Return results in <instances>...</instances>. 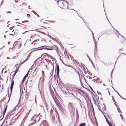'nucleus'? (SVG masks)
<instances>
[{"instance_id":"f257e3e1","label":"nucleus","mask_w":126,"mask_h":126,"mask_svg":"<svg viewBox=\"0 0 126 126\" xmlns=\"http://www.w3.org/2000/svg\"><path fill=\"white\" fill-rule=\"evenodd\" d=\"M93 99L92 101H90V103L93 107V104L95 105H97L99 103L98 101L99 100L98 96L97 95H94L92 96Z\"/></svg>"},{"instance_id":"f03ea898","label":"nucleus","mask_w":126,"mask_h":126,"mask_svg":"<svg viewBox=\"0 0 126 126\" xmlns=\"http://www.w3.org/2000/svg\"><path fill=\"white\" fill-rule=\"evenodd\" d=\"M32 46L33 48L36 49L40 48V46L39 43V40H37L34 41L31 43Z\"/></svg>"},{"instance_id":"7ed1b4c3","label":"nucleus","mask_w":126,"mask_h":126,"mask_svg":"<svg viewBox=\"0 0 126 126\" xmlns=\"http://www.w3.org/2000/svg\"><path fill=\"white\" fill-rule=\"evenodd\" d=\"M40 26L44 27L46 29L50 28L51 25L45 22H42L40 24Z\"/></svg>"},{"instance_id":"20e7f679","label":"nucleus","mask_w":126,"mask_h":126,"mask_svg":"<svg viewBox=\"0 0 126 126\" xmlns=\"http://www.w3.org/2000/svg\"><path fill=\"white\" fill-rule=\"evenodd\" d=\"M58 4L61 8H63L66 4V2L64 0L61 1L59 2Z\"/></svg>"},{"instance_id":"39448f33","label":"nucleus","mask_w":126,"mask_h":126,"mask_svg":"<svg viewBox=\"0 0 126 126\" xmlns=\"http://www.w3.org/2000/svg\"><path fill=\"white\" fill-rule=\"evenodd\" d=\"M97 105L100 110L101 111L102 110H105V105L104 104H101L98 103Z\"/></svg>"},{"instance_id":"423d86ee","label":"nucleus","mask_w":126,"mask_h":126,"mask_svg":"<svg viewBox=\"0 0 126 126\" xmlns=\"http://www.w3.org/2000/svg\"><path fill=\"white\" fill-rule=\"evenodd\" d=\"M39 43L40 44V47H48L46 45V41L45 40H42L41 41H39Z\"/></svg>"},{"instance_id":"0eeeda50","label":"nucleus","mask_w":126,"mask_h":126,"mask_svg":"<svg viewBox=\"0 0 126 126\" xmlns=\"http://www.w3.org/2000/svg\"><path fill=\"white\" fill-rule=\"evenodd\" d=\"M35 115H34L30 121L31 123L29 124L28 126H29L30 125H32L36 122V120L35 119Z\"/></svg>"},{"instance_id":"6e6552de","label":"nucleus","mask_w":126,"mask_h":126,"mask_svg":"<svg viewBox=\"0 0 126 126\" xmlns=\"http://www.w3.org/2000/svg\"><path fill=\"white\" fill-rule=\"evenodd\" d=\"M114 32H115L113 30L109 29L106 31V33L109 35H110L113 34Z\"/></svg>"},{"instance_id":"1a4fd4ad","label":"nucleus","mask_w":126,"mask_h":126,"mask_svg":"<svg viewBox=\"0 0 126 126\" xmlns=\"http://www.w3.org/2000/svg\"><path fill=\"white\" fill-rule=\"evenodd\" d=\"M35 119L36 120V121H37V122L39 124V123L41 122L42 121V120L40 118V117H39L35 115Z\"/></svg>"},{"instance_id":"9d476101","label":"nucleus","mask_w":126,"mask_h":126,"mask_svg":"<svg viewBox=\"0 0 126 126\" xmlns=\"http://www.w3.org/2000/svg\"><path fill=\"white\" fill-rule=\"evenodd\" d=\"M14 80H13V79H12V81L11 83V84L10 86V91L11 93H12V89L14 85Z\"/></svg>"},{"instance_id":"9b49d317","label":"nucleus","mask_w":126,"mask_h":126,"mask_svg":"<svg viewBox=\"0 0 126 126\" xmlns=\"http://www.w3.org/2000/svg\"><path fill=\"white\" fill-rule=\"evenodd\" d=\"M28 59V56H26V55H25L24 57L23 58V60H24V61L22 62H21V64L23 63H24L25 62H26V61H27Z\"/></svg>"},{"instance_id":"f8f14e48","label":"nucleus","mask_w":126,"mask_h":126,"mask_svg":"<svg viewBox=\"0 0 126 126\" xmlns=\"http://www.w3.org/2000/svg\"><path fill=\"white\" fill-rule=\"evenodd\" d=\"M2 101H4V102L6 103V104L9 101V100L8 99V98L6 97L2 99Z\"/></svg>"},{"instance_id":"ddd939ff","label":"nucleus","mask_w":126,"mask_h":126,"mask_svg":"<svg viewBox=\"0 0 126 126\" xmlns=\"http://www.w3.org/2000/svg\"><path fill=\"white\" fill-rule=\"evenodd\" d=\"M16 46L18 48H19L21 46V43L19 42H18L16 43Z\"/></svg>"},{"instance_id":"4468645a","label":"nucleus","mask_w":126,"mask_h":126,"mask_svg":"<svg viewBox=\"0 0 126 126\" xmlns=\"http://www.w3.org/2000/svg\"><path fill=\"white\" fill-rule=\"evenodd\" d=\"M52 48H53V49H55L57 51L58 50V47L56 45H53L52 46Z\"/></svg>"},{"instance_id":"2eb2a0df","label":"nucleus","mask_w":126,"mask_h":126,"mask_svg":"<svg viewBox=\"0 0 126 126\" xmlns=\"http://www.w3.org/2000/svg\"><path fill=\"white\" fill-rule=\"evenodd\" d=\"M56 69L57 71V75H58L59 74V65L57 64H56Z\"/></svg>"},{"instance_id":"dca6fc26","label":"nucleus","mask_w":126,"mask_h":126,"mask_svg":"<svg viewBox=\"0 0 126 126\" xmlns=\"http://www.w3.org/2000/svg\"><path fill=\"white\" fill-rule=\"evenodd\" d=\"M72 68H73V67ZM74 69V71H72L70 72V74L72 75H75V73H76V69H74Z\"/></svg>"},{"instance_id":"f3484780","label":"nucleus","mask_w":126,"mask_h":126,"mask_svg":"<svg viewBox=\"0 0 126 126\" xmlns=\"http://www.w3.org/2000/svg\"><path fill=\"white\" fill-rule=\"evenodd\" d=\"M8 105L7 104H6L5 106V108L4 110L3 111V115H4L5 113L6 112V111L7 110V108Z\"/></svg>"},{"instance_id":"a211bd4d","label":"nucleus","mask_w":126,"mask_h":126,"mask_svg":"<svg viewBox=\"0 0 126 126\" xmlns=\"http://www.w3.org/2000/svg\"><path fill=\"white\" fill-rule=\"evenodd\" d=\"M95 80L96 83H101L102 82V81H101L99 79H96Z\"/></svg>"},{"instance_id":"6ab92c4d","label":"nucleus","mask_w":126,"mask_h":126,"mask_svg":"<svg viewBox=\"0 0 126 126\" xmlns=\"http://www.w3.org/2000/svg\"><path fill=\"white\" fill-rule=\"evenodd\" d=\"M47 55L48 54L47 53L43 54L42 55L41 57L42 58H45V57H46Z\"/></svg>"},{"instance_id":"aec40b11","label":"nucleus","mask_w":126,"mask_h":126,"mask_svg":"<svg viewBox=\"0 0 126 126\" xmlns=\"http://www.w3.org/2000/svg\"><path fill=\"white\" fill-rule=\"evenodd\" d=\"M45 49L49 50H53V48H52V46L50 47H46Z\"/></svg>"},{"instance_id":"412c9836","label":"nucleus","mask_w":126,"mask_h":126,"mask_svg":"<svg viewBox=\"0 0 126 126\" xmlns=\"http://www.w3.org/2000/svg\"><path fill=\"white\" fill-rule=\"evenodd\" d=\"M106 120L107 121V122L108 123V124H109V125L110 126H112V123H111V122H109L108 121V120L106 119Z\"/></svg>"},{"instance_id":"4be33fe9","label":"nucleus","mask_w":126,"mask_h":126,"mask_svg":"<svg viewBox=\"0 0 126 126\" xmlns=\"http://www.w3.org/2000/svg\"><path fill=\"white\" fill-rule=\"evenodd\" d=\"M39 36L38 35H34L32 36H31V37L32 38L35 39L36 38L35 37H36L37 36Z\"/></svg>"},{"instance_id":"5701e85b","label":"nucleus","mask_w":126,"mask_h":126,"mask_svg":"<svg viewBox=\"0 0 126 126\" xmlns=\"http://www.w3.org/2000/svg\"><path fill=\"white\" fill-rule=\"evenodd\" d=\"M16 23H17L19 24L17 25L18 26H19L20 27H23V26H24V24H21L20 23H18V22H16Z\"/></svg>"},{"instance_id":"b1692460","label":"nucleus","mask_w":126,"mask_h":126,"mask_svg":"<svg viewBox=\"0 0 126 126\" xmlns=\"http://www.w3.org/2000/svg\"><path fill=\"white\" fill-rule=\"evenodd\" d=\"M86 125V124L85 123H80L79 124V126H84Z\"/></svg>"},{"instance_id":"393cba45","label":"nucleus","mask_w":126,"mask_h":126,"mask_svg":"<svg viewBox=\"0 0 126 126\" xmlns=\"http://www.w3.org/2000/svg\"><path fill=\"white\" fill-rule=\"evenodd\" d=\"M21 113H20V112H19L15 116V117L16 116L18 115L17 117H19Z\"/></svg>"},{"instance_id":"a878e982","label":"nucleus","mask_w":126,"mask_h":126,"mask_svg":"<svg viewBox=\"0 0 126 126\" xmlns=\"http://www.w3.org/2000/svg\"><path fill=\"white\" fill-rule=\"evenodd\" d=\"M27 77L26 76H25L24 77V78H23V79L22 80V83H23L24 81H25V79H26V78Z\"/></svg>"},{"instance_id":"bb28decb","label":"nucleus","mask_w":126,"mask_h":126,"mask_svg":"<svg viewBox=\"0 0 126 126\" xmlns=\"http://www.w3.org/2000/svg\"><path fill=\"white\" fill-rule=\"evenodd\" d=\"M26 96H25V98L26 99H27L28 98H29V95L28 94H26L25 95Z\"/></svg>"},{"instance_id":"cd10ccee","label":"nucleus","mask_w":126,"mask_h":126,"mask_svg":"<svg viewBox=\"0 0 126 126\" xmlns=\"http://www.w3.org/2000/svg\"><path fill=\"white\" fill-rule=\"evenodd\" d=\"M29 27V26H25L24 27H23V28L24 29H27V28Z\"/></svg>"},{"instance_id":"c85d7f7f","label":"nucleus","mask_w":126,"mask_h":126,"mask_svg":"<svg viewBox=\"0 0 126 126\" xmlns=\"http://www.w3.org/2000/svg\"><path fill=\"white\" fill-rule=\"evenodd\" d=\"M16 72H15V73H14V74L13 75L12 79H14V77L15 75H16Z\"/></svg>"},{"instance_id":"c756f323","label":"nucleus","mask_w":126,"mask_h":126,"mask_svg":"<svg viewBox=\"0 0 126 126\" xmlns=\"http://www.w3.org/2000/svg\"><path fill=\"white\" fill-rule=\"evenodd\" d=\"M42 76L44 77L45 76L44 72L43 71H42Z\"/></svg>"},{"instance_id":"7c9ffc66","label":"nucleus","mask_w":126,"mask_h":126,"mask_svg":"<svg viewBox=\"0 0 126 126\" xmlns=\"http://www.w3.org/2000/svg\"><path fill=\"white\" fill-rule=\"evenodd\" d=\"M27 16L28 18H30L31 17L30 15L29 14H27Z\"/></svg>"},{"instance_id":"2f4dec72","label":"nucleus","mask_w":126,"mask_h":126,"mask_svg":"<svg viewBox=\"0 0 126 126\" xmlns=\"http://www.w3.org/2000/svg\"><path fill=\"white\" fill-rule=\"evenodd\" d=\"M32 12H33V13L35 15H36L37 14V13L35 12L34 11H32Z\"/></svg>"},{"instance_id":"473e14b6","label":"nucleus","mask_w":126,"mask_h":126,"mask_svg":"<svg viewBox=\"0 0 126 126\" xmlns=\"http://www.w3.org/2000/svg\"><path fill=\"white\" fill-rule=\"evenodd\" d=\"M120 116L121 118V119L123 120V115L122 114H120Z\"/></svg>"},{"instance_id":"72a5a7b5","label":"nucleus","mask_w":126,"mask_h":126,"mask_svg":"<svg viewBox=\"0 0 126 126\" xmlns=\"http://www.w3.org/2000/svg\"><path fill=\"white\" fill-rule=\"evenodd\" d=\"M53 113V111L51 109L50 111V113L52 114Z\"/></svg>"},{"instance_id":"f704fd0d","label":"nucleus","mask_w":126,"mask_h":126,"mask_svg":"<svg viewBox=\"0 0 126 126\" xmlns=\"http://www.w3.org/2000/svg\"><path fill=\"white\" fill-rule=\"evenodd\" d=\"M29 22V21H28L25 20V21H22V23H25V22Z\"/></svg>"},{"instance_id":"c9c22d12","label":"nucleus","mask_w":126,"mask_h":126,"mask_svg":"<svg viewBox=\"0 0 126 126\" xmlns=\"http://www.w3.org/2000/svg\"><path fill=\"white\" fill-rule=\"evenodd\" d=\"M58 8H59L60 9V8L59 7H58V8H56V9H55V10L56 11H58Z\"/></svg>"},{"instance_id":"e433bc0d","label":"nucleus","mask_w":126,"mask_h":126,"mask_svg":"<svg viewBox=\"0 0 126 126\" xmlns=\"http://www.w3.org/2000/svg\"><path fill=\"white\" fill-rule=\"evenodd\" d=\"M18 68H17V69H16V70H15V72H16L17 73V72L18 70Z\"/></svg>"},{"instance_id":"4c0bfd02","label":"nucleus","mask_w":126,"mask_h":126,"mask_svg":"<svg viewBox=\"0 0 126 126\" xmlns=\"http://www.w3.org/2000/svg\"><path fill=\"white\" fill-rule=\"evenodd\" d=\"M29 31H25L24 32L22 33V34H24V33H26V32H28Z\"/></svg>"},{"instance_id":"58836bf2","label":"nucleus","mask_w":126,"mask_h":126,"mask_svg":"<svg viewBox=\"0 0 126 126\" xmlns=\"http://www.w3.org/2000/svg\"><path fill=\"white\" fill-rule=\"evenodd\" d=\"M78 90L80 91H81V92H83V91L82 90L80 89H78Z\"/></svg>"},{"instance_id":"ea45409f","label":"nucleus","mask_w":126,"mask_h":126,"mask_svg":"<svg viewBox=\"0 0 126 126\" xmlns=\"http://www.w3.org/2000/svg\"><path fill=\"white\" fill-rule=\"evenodd\" d=\"M96 80V79H94L92 80V81H93V82H96V81H95L96 80Z\"/></svg>"},{"instance_id":"a19ab883","label":"nucleus","mask_w":126,"mask_h":126,"mask_svg":"<svg viewBox=\"0 0 126 126\" xmlns=\"http://www.w3.org/2000/svg\"><path fill=\"white\" fill-rule=\"evenodd\" d=\"M6 13H11V12L10 11H8L6 12Z\"/></svg>"},{"instance_id":"79ce46f5","label":"nucleus","mask_w":126,"mask_h":126,"mask_svg":"<svg viewBox=\"0 0 126 126\" xmlns=\"http://www.w3.org/2000/svg\"><path fill=\"white\" fill-rule=\"evenodd\" d=\"M89 79H92V78L91 77L89 76Z\"/></svg>"},{"instance_id":"37998d69","label":"nucleus","mask_w":126,"mask_h":126,"mask_svg":"<svg viewBox=\"0 0 126 126\" xmlns=\"http://www.w3.org/2000/svg\"><path fill=\"white\" fill-rule=\"evenodd\" d=\"M24 24V25L23 26V27L24 26H27V25L26 24Z\"/></svg>"},{"instance_id":"c03bdc74","label":"nucleus","mask_w":126,"mask_h":126,"mask_svg":"<svg viewBox=\"0 0 126 126\" xmlns=\"http://www.w3.org/2000/svg\"><path fill=\"white\" fill-rule=\"evenodd\" d=\"M2 47L0 45V49H1Z\"/></svg>"},{"instance_id":"a18cd8bd","label":"nucleus","mask_w":126,"mask_h":126,"mask_svg":"<svg viewBox=\"0 0 126 126\" xmlns=\"http://www.w3.org/2000/svg\"><path fill=\"white\" fill-rule=\"evenodd\" d=\"M29 70L28 72L27 73V74H29Z\"/></svg>"},{"instance_id":"49530a36","label":"nucleus","mask_w":126,"mask_h":126,"mask_svg":"<svg viewBox=\"0 0 126 126\" xmlns=\"http://www.w3.org/2000/svg\"><path fill=\"white\" fill-rule=\"evenodd\" d=\"M113 100L114 101V102H115V100H114V98L113 99Z\"/></svg>"},{"instance_id":"de8ad7c7","label":"nucleus","mask_w":126,"mask_h":126,"mask_svg":"<svg viewBox=\"0 0 126 126\" xmlns=\"http://www.w3.org/2000/svg\"><path fill=\"white\" fill-rule=\"evenodd\" d=\"M41 32V33H42L43 34H45V33H44V32Z\"/></svg>"},{"instance_id":"09e8293b","label":"nucleus","mask_w":126,"mask_h":126,"mask_svg":"<svg viewBox=\"0 0 126 126\" xmlns=\"http://www.w3.org/2000/svg\"><path fill=\"white\" fill-rule=\"evenodd\" d=\"M4 37L5 38H6V35H4Z\"/></svg>"},{"instance_id":"8fccbe9b","label":"nucleus","mask_w":126,"mask_h":126,"mask_svg":"<svg viewBox=\"0 0 126 126\" xmlns=\"http://www.w3.org/2000/svg\"><path fill=\"white\" fill-rule=\"evenodd\" d=\"M29 113H26V115L27 114V116L29 114Z\"/></svg>"},{"instance_id":"3c124183","label":"nucleus","mask_w":126,"mask_h":126,"mask_svg":"<svg viewBox=\"0 0 126 126\" xmlns=\"http://www.w3.org/2000/svg\"><path fill=\"white\" fill-rule=\"evenodd\" d=\"M28 75V74H27L25 75V76H26V77Z\"/></svg>"},{"instance_id":"603ef678","label":"nucleus","mask_w":126,"mask_h":126,"mask_svg":"<svg viewBox=\"0 0 126 126\" xmlns=\"http://www.w3.org/2000/svg\"><path fill=\"white\" fill-rule=\"evenodd\" d=\"M37 16H38L39 17V15L38 14H36Z\"/></svg>"},{"instance_id":"864d4df0","label":"nucleus","mask_w":126,"mask_h":126,"mask_svg":"<svg viewBox=\"0 0 126 126\" xmlns=\"http://www.w3.org/2000/svg\"><path fill=\"white\" fill-rule=\"evenodd\" d=\"M10 35H13V34H9Z\"/></svg>"},{"instance_id":"5fc2aeb1","label":"nucleus","mask_w":126,"mask_h":126,"mask_svg":"<svg viewBox=\"0 0 126 126\" xmlns=\"http://www.w3.org/2000/svg\"><path fill=\"white\" fill-rule=\"evenodd\" d=\"M112 99H113V98H113V96H112Z\"/></svg>"},{"instance_id":"6e6d98bb","label":"nucleus","mask_w":126,"mask_h":126,"mask_svg":"<svg viewBox=\"0 0 126 126\" xmlns=\"http://www.w3.org/2000/svg\"><path fill=\"white\" fill-rule=\"evenodd\" d=\"M35 50H33V51H32L31 52H32V51H35Z\"/></svg>"},{"instance_id":"4d7b16f0","label":"nucleus","mask_w":126,"mask_h":126,"mask_svg":"<svg viewBox=\"0 0 126 126\" xmlns=\"http://www.w3.org/2000/svg\"><path fill=\"white\" fill-rule=\"evenodd\" d=\"M9 43H10L9 42H8V44H9Z\"/></svg>"},{"instance_id":"13d9d810","label":"nucleus","mask_w":126,"mask_h":126,"mask_svg":"<svg viewBox=\"0 0 126 126\" xmlns=\"http://www.w3.org/2000/svg\"><path fill=\"white\" fill-rule=\"evenodd\" d=\"M67 66H70V65H67Z\"/></svg>"},{"instance_id":"bf43d9fd","label":"nucleus","mask_w":126,"mask_h":126,"mask_svg":"<svg viewBox=\"0 0 126 126\" xmlns=\"http://www.w3.org/2000/svg\"><path fill=\"white\" fill-rule=\"evenodd\" d=\"M25 92H26H26H27V90H26Z\"/></svg>"},{"instance_id":"052dcab7","label":"nucleus","mask_w":126,"mask_h":126,"mask_svg":"<svg viewBox=\"0 0 126 126\" xmlns=\"http://www.w3.org/2000/svg\"><path fill=\"white\" fill-rule=\"evenodd\" d=\"M120 112L121 113V111H120Z\"/></svg>"},{"instance_id":"680f3d73","label":"nucleus","mask_w":126,"mask_h":126,"mask_svg":"<svg viewBox=\"0 0 126 126\" xmlns=\"http://www.w3.org/2000/svg\"><path fill=\"white\" fill-rule=\"evenodd\" d=\"M28 8H29V9H30V8H29V7H28Z\"/></svg>"},{"instance_id":"e2e57ef3","label":"nucleus","mask_w":126,"mask_h":126,"mask_svg":"<svg viewBox=\"0 0 126 126\" xmlns=\"http://www.w3.org/2000/svg\"><path fill=\"white\" fill-rule=\"evenodd\" d=\"M46 67H47V65H46Z\"/></svg>"},{"instance_id":"0e129e2a","label":"nucleus","mask_w":126,"mask_h":126,"mask_svg":"<svg viewBox=\"0 0 126 126\" xmlns=\"http://www.w3.org/2000/svg\"><path fill=\"white\" fill-rule=\"evenodd\" d=\"M7 59H8V57H7Z\"/></svg>"},{"instance_id":"69168bd1","label":"nucleus","mask_w":126,"mask_h":126,"mask_svg":"<svg viewBox=\"0 0 126 126\" xmlns=\"http://www.w3.org/2000/svg\"><path fill=\"white\" fill-rule=\"evenodd\" d=\"M29 7L30 6L29 5Z\"/></svg>"},{"instance_id":"338daca9","label":"nucleus","mask_w":126,"mask_h":126,"mask_svg":"<svg viewBox=\"0 0 126 126\" xmlns=\"http://www.w3.org/2000/svg\"><path fill=\"white\" fill-rule=\"evenodd\" d=\"M29 7L30 6L29 5Z\"/></svg>"},{"instance_id":"774afa93","label":"nucleus","mask_w":126,"mask_h":126,"mask_svg":"<svg viewBox=\"0 0 126 126\" xmlns=\"http://www.w3.org/2000/svg\"><path fill=\"white\" fill-rule=\"evenodd\" d=\"M7 32V31H6L5 32Z\"/></svg>"}]
</instances>
